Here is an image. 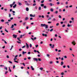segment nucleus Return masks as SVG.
Returning a JSON list of instances; mask_svg holds the SVG:
<instances>
[{"label":"nucleus","instance_id":"f257e3e1","mask_svg":"<svg viewBox=\"0 0 77 77\" xmlns=\"http://www.w3.org/2000/svg\"><path fill=\"white\" fill-rule=\"evenodd\" d=\"M41 27H45L46 29H48V25H46L45 24H41Z\"/></svg>","mask_w":77,"mask_h":77},{"label":"nucleus","instance_id":"f03ea898","mask_svg":"<svg viewBox=\"0 0 77 77\" xmlns=\"http://www.w3.org/2000/svg\"><path fill=\"white\" fill-rule=\"evenodd\" d=\"M72 44L73 45H75L76 44V43H75V41H73L72 42Z\"/></svg>","mask_w":77,"mask_h":77},{"label":"nucleus","instance_id":"7ed1b4c3","mask_svg":"<svg viewBox=\"0 0 77 77\" xmlns=\"http://www.w3.org/2000/svg\"><path fill=\"white\" fill-rule=\"evenodd\" d=\"M50 46H51V48H53L54 47V45H52V46L51 44H49Z\"/></svg>","mask_w":77,"mask_h":77},{"label":"nucleus","instance_id":"20e7f679","mask_svg":"<svg viewBox=\"0 0 77 77\" xmlns=\"http://www.w3.org/2000/svg\"><path fill=\"white\" fill-rule=\"evenodd\" d=\"M33 60H34V61H35V60H36V62H38V59L36 58H34L33 59Z\"/></svg>","mask_w":77,"mask_h":77},{"label":"nucleus","instance_id":"39448f33","mask_svg":"<svg viewBox=\"0 0 77 77\" xmlns=\"http://www.w3.org/2000/svg\"><path fill=\"white\" fill-rule=\"evenodd\" d=\"M13 36L14 38H17V35H15V34H14L13 35Z\"/></svg>","mask_w":77,"mask_h":77},{"label":"nucleus","instance_id":"423d86ee","mask_svg":"<svg viewBox=\"0 0 77 77\" xmlns=\"http://www.w3.org/2000/svg\"><path fill=\"white\" fill-rule=\"evenodd\" d=\"M26 48H27V49H28V48H29V45H28V44H27V43H26Z\"/></svg>","mask_w":77,"mask_h":77},{"label":"nucleus","instance_id":"0eeeda50","mask_svg":"<svg viewBox=\"0 0 77 77\" xmlns=\"http://www.w3.org/2000/svg\"><path fill=\"white\" fill-rule=\"evenodd\" d=\"M42 36H45V37H47V34H42Z\"/></svg>","mask_w":77,"mask_h":77},{"label":"nucleus","instance_id":"6e6552de","mask_svg":"<svg viewBox=\"0 0 77 77\" xmlns=\"http://www.w3.org/2000/svg\"><path fill=\"white\" fill-rule=\"evenodd\" d=\"M49 5L50 6H54V4H52V3H50Z\"/></svg>","mask_w":77,"mask_h":77},{"label":"nucleus","instance_id":"1a4fd4ad","mask_svg":"<svg viewBox=\"0 0 77 77\" xmlns=\"http://www.w3.org/2000/svg\"><path fill=\"white\" fill-rule=\"evenodd\" d=\"M26 11H29V9L28 7L26 8Z\"/></svg>","mask_w":77,"mask_h":77},{"label":"nucleus","instance_id":"9d476101","mask_svg":"<svg viewBox=\"0 0 77 77\" xmlns=\"http://www.w3.org/2000/svg\"><path fill=\"white\" fill-rule=\"evenodd\" d=\"M17 39L19 41L21 42V40H20V38L18 37Z\"/></svg>","mask_w":77,"mask_h":77},{"label":"nucleus","instance_id":"9b49d317","mask_svg":"<svg viewBox=\"0 0 77 77\" xmlns=\"http://www.w3.org/2000/svg\"><path fill=\"white\" fill-rule=\"evenodd\" d=\"M52 21H56V19L55 18H54L52 19Z\"/></svg>","mask_w":77,"mask_h":77},{"label":"nucleus","instance_id":"f8f14e48","mask_svg":"<svg viewBox=\"0 0 77 77\" xmlns=\"http://www.w3.org/2000/svg\"><path fill=\"white\" fill-rule=\"evenodd\" d=\"M26 53H27V52L23 51L22 54H26Z\"/></svg>","mask_w":77,"mask_h":77},{"label":"nucleus","instance_id":"ddd939ff","mask_svg":"<svg viewBox=\"0 0 77 77\" xmlns=\"http://www.w3.org/2000/svg\"><path fill=\"white\" fill-rule=\"evenodd\" d=\"M4 69H6V70L7 71V70H8V67H4Z\"/></svg>","mask_w":77,"mask_h":77},{"label":"nucleus","instance_id":"4468645a","mask_svg":"<svg viewBox=\"0 0 77 77\" xmlns=\"http://www.w3.org/2000/svg\"><path fill=\"white\" fill-rule=\"evenodd\" d=\"M18 4H19V6H21V5H22V4H21V3L20 2H19L18 3Z\"/></svg>","mask_w":77,"mask_h":77},{"label":"nucleus","instance_id":"2eb2a0df","mask_svg":"<svg viewBox=\"0 0 77 77\" xmlns=\"http://www.w3.org/2000/svg\"><path fill=\"white\" fill-rule=\"evenodd\" d=\"M24 36V35H21L20 37V38H22V37H23V36Z\"/></svg>","mask_w":77,"mask_h":77},{"label":"nucleus","instance_id":"dca6fc26","mask_svg":"<svg viewBox=\"0 0 77 77\" xmlns=\"http://www.w3.org/2000/svg\"><path fill=\"white\" fill-rule=\"evenodd\" d=\"M70 26H72V25L69 24V23L68 24L67 27H70Z\"/></svg>","mask_w":77,"mask_h":77},{"label":"nucleus","instance_id":"f3484780","mask_svg":"<svg viewBox=\"0 0 77 77\" xmlns=\"http://www.w3.org/2000/svg\"><path fill=\"white\" fill-rule=\"evenodd\" d=\"M34 9L36 10L38 9V7L36 6H35L34 7Z\"/></svg>","mask_w":77,"mask_h":77},{"label":"nucleus","instance_id":"a211bd4d","mask_svg":"<svg viewBox=\"0 0 77 77\" xmlns=\"http://www.w3.org/2000/svg\"><path fill=\"white\" fill-rule=\"evenodd\" d=\"M31 68L32 70H34V68H33V67L32 66H31Z\"/></svg>","mask_w":77,"mask_h":77},{"label":"nucleus","instance_id":"6ab92c4d","mask_svg":"<svg viewBox=\"0 0 77 77\" xmlns=\"http://www.w3.org/2000/svg\"><path fill=\"white\" fill-rule=\"evenodd\" d=\"M38 10L39 11H41V7H38Z\"/></svg>","mask_w":77,"mask_h":77},{"label":"nucleus","instance_id":"aec40b11","mask_svg":"<svg viewBox=\"0 0 77 77\" xmlns=\"http://www.w3.org/2000/svg\"><path fill=\"white\" fill-rule=\"evenodd\" d=\"M63 62L62 61L61 62V65H63Z\"/></svg>","mask_w":77,"mask_h":77},{"label":"nucleus","instance_id":"412c9836","mask_svg":"<svg viewBox=\"0 0 77 77\" xmlns=\"http://www.w3.org/2000/svg\"><path fill=\"white\" fill-rule=\"evenodd\" d=\"M25 24H26V22H24L23 24V26H24L25 25Z\"/></svg>","mask_w":77,"mask_h":77},{"label":"nucleus","instance_id":"4be33fe9","mask_svg":"<svg viewBox=\"0 0 77 77\" xmlns=\"http://www.w3.org/2000/svg\"><path fill=\"white\" fill-rule=\"evenodd\" d=\"M16 6H17V4H15L14 5V6H13V8H15V7H16Z\"/></svg>","mask_w":77,"mask_h":77},{"label":"nucleus","instance_id":"5701e85b","mask_svg":"<svg viewBox=\"0 0 77 77\" xmlns=\"http://www.w3.org/2000/svg\"><path fill=\"white\" fill-rule=\"evenodd\" d=\"M36 4L35 3H34L32 4V6H36Z\"/></svg>","mask_w":77,"mask_h":77},{"label":"nucleus","instance_id":"b1692460","mask_svg":"<svg viewBox=\"0 0 77 77\" xmlns=\"http://www.w3.org/2000/svg\"><path fill=\"white\" fill-rule=\"evenodd\" d=\"M25 4L26 5H27V6H29V5H30V4H28V3H25Z\"/></svg>","mask_w":77,"mask_h":77},{"label":"nucleus","instance_id":"393cba45","mask_svg":"<svg viewBox=\"0 0 77 77\" xmlns=\"http://www.w3.org/2000/svg\"><path fill=\"white\" fill-rule=\"evenodd\" d=\"M14 25H12L11 28H14Z\"/></svg>","mask_w":77,"mask_h":77},{"label":"nucleus","instance_id":"a878e982","mask_svg":"<svg viewBox=\"0 0 77 77\" xmlns=\"http://www.w3.org/2000/svg\"><path fill=\"white\" fill-rule=\"evenodd\" d=\"M29 19V18H28V17H26L25 19V20L26 21H27V20L28 19Z\"/></svg>","mask_w":77,"mask_h":77},{"label":"nucleus","instance_id":"bb28decb","mask_svg":"<svg viewBox=\"0 0 77 77\" xmlns=\"http://www.w3.org/2000/svg\"><path fill=\"white\" fill-rule=\"evenodd\" d=\"M61 75H64V73L63 72H62L61 73Z\"/></svg>","mask_w":77,"mask_h":77},{"label":"nucleus","instance_id":"cd10ccee","mask_svg":"<svg viewBox=\"0 0 77 77\" xmlns=\"http://www.w3.org/2000/svg\"><path fill=\"white\" fill-rule=\"evenodd\" d=\"M50 11L51 12H53V8H51L50 9Z\"/></svg>","mask_w":77,"mask_h":77},{"label":"nucleus","instance_id":"c85d7f7f","mask_svg":"<svg viewBox=\"0 0 77 77\" xmlns=\"http://www.w3.org/2000/svg\"><path fill=\"white\" fill-rule=\"evenodd\" d=\"M44 4H41V6H42V7H44Z\"/></svg>","mask_w":77,"mask_h":77},{"label":"nucleus","instance_id":"c756f323","mask_svg":"<svg viewBox=\"0 0 77 77\" xmlns=\"http://www.w3.org/2000/svg\"><path fill=\"white\" fill-rule=\"evenodd\" d=\"M9 17L10 18H11V14H10V13H9Z\"/></svg>","mask_w":77,"mask_h":77},{"label":"nucleus","instance_id":"7c9ffc66","mask_svg":"<svg viewBox=\"0 0 77 77\" xmlns=\"http://www.w3.org/2000/svg\"><path fill=\"white\" fill-rule=\"evenodd\" d=\"M9 71L10 72H11L12 71H11V69L10 68V67H9Z\"/></svg>","mask_w":77,"mask_h":77},{"label":"nucleus","instance_id":"2f4dec72","mask_svg":"<svg viewBox=\"0 0 77 77\" xmlns=\"http://www.w3.org/2000/svg\"><path fill=\"white\" fill-rule=\"evenodd\" d=\"M5 32H7V33H8V30L6 29H5Z\"/></svg>","mask_w":77,"mask_h":77},{"label":"nucleus","instance_id":"473e14b6","mask_svg":"<svg viewBox=\"0 0 77 77\" xmlns=\"http://www.w3.org/2000/svg\"><path fill=\"white\" fill-rule=\"evenodd\" d=\"M18 19H21V17L18 16V17H17Z\"/></svg>","mask_w":77,"mask_h":77},{"label":"nucleus","instance_id":"72a5a7b5","mask_svg":"<svg viewBox=\"0 0 77 77\" xmlns=\"http://www.w3.org/2000/svg\"><path fill=\"white\" fill-rule=\"evenodd\" d=\"M8 62H9V63H11V64L12 63V62L10 61H8Z\"/></svg>","mask_w":77,"mask_h":77},{"label":"nucleus","instance_id":"f704fd0d","mask_svg":"<svg viewBox=\"0 0 77 77\" xmlns=\"http://www.w3.org/2000/svg\"><path fill=\"white\" fill-rule=\"evenodd\" d=\"M30 16L31 17H33V14H30Z\"/></svg>","mask_w":77,"mask_h":77},{"label":"nucleus","instance_id":"c9c22d12","mask_svg":"<svg viewBox=\"0 0 77 77\" xmlns=\"http://www.w3.org/2000/svg\"><path fill=\"white\" fill-rule=\"evenodd\" d=\"M1 22H4V21H5V20H4L2 19L1 20Z\"/></svg>","mask_w":77,"mask_h":77},{"label":"nucleus","instance_id":"e433bc0d","mask_svg":"<svg viewBox=\"0 0 77 77\" xmlns=\"http://www.w3.org/2000/svg\"><path fill=\"white\" fill-rule=\"evenodd\" d=\"M57 5H59V4H60V2H57Z\"/></svg>","mask_w":77,"mask_h":77},{"label":"nucleus","instance_id":"4c0bfd02","mask_svg":"<svg viewBox=\"0 0 77 77\" xmlns=\"http://www.w3.org/2000/svg\"><path fill=\"white\" fill-rule=\"evenodd\" d=\"M30 47V48H31L32 47V44H30L29 45Z\"/></svg>","mask_w":77,"mask_h":77},{"label":"nucleus","instance_id":"58836bf2","mask_svg":"<svg viewBox=\"0 0 77 77\" xmlns=\"http://www.w3.org/2000/svg\"><path fill=\"white\" fill-rule=\"evenodd\" d=\"M59 23H57L56 24V26H59Z\"/></svg>","mask_w":77,"mask_h":77},{"label":"nucleus","instance_id":"ea45409f","mask_svg":"<svg viewBox=\"0 0 77 77\" xmlns=\"http://www.w3.org/2000/svg\"><path fill=\"white\" fill-rule=\"evenodd\" d=\"M48 2H52V0H48Z\"/></svg>","mask_w":77,"mask_h":77},{"label":"nucleus","instance_id":"a19ab883","mask_svg":"<svg viewBox=\"0 0 77 77\" xmlns=\"http://www.w3.org/2000/svg\"><path fill=\"white\" fill-rule=\"evenodd\" d=\"M59 17L60 18H62V16H61L60 15H59Z\"/></svg>","mask_w":77,"mask_h":77},{"label":"nucleus","instance_id":"79ce46f5","mask_svg":"<svg viewBox=\"0 0 77 77\" xmlns=\"http://www.w3.org/2000/svg\"><path fill=\"white\" fill-rule=\"evenodd\" d=\"M44 2V1H42L41 2V3H43Z\"/></svg>","mask_w":77,"mask_h":77},{"label":"nucleus","instance_id":"37998d69","mask_svg":"<svg viewBox=\"0 0 77 77\" xmlns=\"http://www.w3.org/2000/svg\"><path fill=\"white\" fill-rule=\"evenodd\" d=\"M55 13L57 14V13H58V11H56L55 12Z\"/></svg>","mask_w":77,"mask_h":77},{"label":"nucleus","instance_id":"c03bdc74","mask_svg":"<svg viewBox=\"0 0 77 77\" xmlns=\"http://www.w3.org/2000/svg\"><path fill=\"white\" fill-rule=\"evenodd\" d=\"M53 30V29H52L50 30V32H52Z\"/></svg>","mask_w":77,"mask_h":77},{"label":"nucleus","instance_id":"a18cd8bd","mask_svg":"<svg viewBox=\"0 0 77 77\" xmlns=\"http://www.w3.org/2000/svg\"><path fill=\"white\" fill-rule=\"evenodd\" d=\"M44 8L45 9H46V8H47V6H44Z\"/></svg>","mask_w":77,"mask_h":77},{"label":"nucleus","instance_id":"49530a36","mask_svg":"<svg viewBox=\"0 0 77 77\" xmlns=\"http://www.w3.org/2000/svg\"><path fill=\"white\" fill-rule=\"evenodd\" d=\"M40 70H42V69H43V68L42 67L40 68Z\"/></svg>","mask_w":77,"mask_h":77},{"label":"nucleus","instance_id":"de8ad7c7","mask_svg":"<svg viewBox=\"0 0 77 77\" xmlns=\"http://www.w3.org/2000/svg\"><path fill=\"white\" fill-rule=\"evenodd\" d=\"M60 4L61 5H63V3L62 2H61Z\"/></svg>","mask_w":77,"mask_h":77},{"label":"nucleus","instance_id":"09e8293b","mask_svg":"<svg viewBox=\"0 0 77 77\" xmlns=\"http://www.w3.org/2000/svg\"><path fill=\"white\" fill-rule=\"evenodd\" d=\"M51 18L50 17H49V19H48V20H51Z\"/></svg>","mask_w":77,"mask_h":77},{"label":"nucleus","instance_id":"8fccbe9b","mask_svg":"<svg viewBox=\"0 0 77 77\" xmlns=\"http://www.w3.org/2000/svg\"><path fill=\"white\" fill-rule=\"evenodd\" d=\"M65 27V25H63L62 26V27Z\"/></svg>","mask_w":77,"mask_h":77},{"label":"nucleus","instance_id":"3c124183","mask_svg":"<svg viewBox=\"0 0 77 77\" xmlns=\"http://www.w3.org/2000/svg\"><path fill=\"white\" fill-rule=\"evenodd\" d=\"M4 10L5 11H8V9H4Z\"/></svg>","mask_w":77,"mask_h":77},{"label":"nucleus","instance_id":"603ef678","mask_svg":"<svg viewBox=\"0 0 77 77\" xmlns=\"http://www.w3.org/2000/svg\"><path fill=\"white\" fill-rule=\"evenodd\" d=\"M17 42V43H18L19 44H21V42Z\"/></svg>","mask_w":77,"mask_h":77},{"label":"nucleus","instance_id":"864d4df0","mask_svg":"<svg viewBox=\"0 0 77 77\" xmlns=\"http://www.w3.org/2000/svg\"><path fill=\"white\" fill-rule=\"evenodd\" d=\"M71 20H74V18L73 17H72L71 18Z\"/></svg>","mask_w":77,"mask_h":77},{"label":"nucleus","instance_id":"5fc2aeb1","mask_svg":"<svg viewBox=\"0 0 77 77\" xmlns=\"http://www.w3.org/2000/svg\"><path fill=\"white\" fill-rule=\"evenodd\" d=\"M69 50L70 51H72V48H69Z\"/></svg>","mask_w":77,"mask_h":77},{"label":"nucleus","instance_id":"6e6d98bb","mask_svg":"<svg viewBox=\"0 0 77 77\" xmlns=\"http://www.w3.org/2000/svg\"><path fill=\"white\" fill-rule=\"evenodd\" d=\"M47 56L48 57H50V55L49 54H47Z\"/></svg>","mask_w":77,"mask_h":77},{"label":"nucleus","instance_id":"4d7b16f0","mask_svg":"<svg viewBox=\"0 0 77 77\" xmlns=\"http://www.w3.org/2000/svg\"><path fill=\"white\" fill-rule=\"evenodd\" d=\"M19 51H21V50H22V49L21 48H20L19 49Z\"/></svg>","mask_w":77,"mask_h":77},{"label":"nucleus","instance_id":"13d9d810","mask_svg":"<svg viewBox=\"0 0 77 77\" xmlns=\"http://www.w3.org/2000/svg\"><path fill=\"white\" fill-rule=\"evenodd\" d=\"M15 65L13 66V69H15Z\"/></svg>","mask_w":77,"mask_h":77},{"label":"nucleus","instance_id":"bf43d9fd","mask_svg":"<svg viewBox=\"0 0 77 77\" xmlns=\"http://www.w3.org/2000/svg\"><path fill=\"white\" fill-rule=\"evenodd\" d=\"M2 27H3L2 26H1L0 27V30H2Z\"/></svg>","mask_w":77,"mask_h":77},{"label":"nucleus","instance_id":"052dcab7","mask_svg":"<svg viewBox=\"0 0 77 77\" xmlns=\"http://www.w3.org/2000/svg\"><path fill=\"white\" fill-rule=\"evenodd\" d=\"M15 4V2H13V5H14V4Z\"/></svg>","mask_w":77,"mask_h":77},{"label":"nucleus","instance_id":"680f3d73","mask_svg":"<svg viewBox=\"0 0 77 77\" xmlns=\"http://www.w3.org/2000/svg\"><path fill=\"white\" fill-rule=\"evenodd\" d=\"M38 47V45H35V47L36 48H37V47Z\"/></svg>","mask_w":77,"mask_h":77},{"label":"nucleus","instance_id":"e2e57ef3","mask_svg":"<svg viewBox=\"0 0 77 77\" xmlns=\"http://www.w3.org/2000/svg\"><path fill=\"white\" fill-rule=\"evenodd\" d=\"M64 58L66 59V58H67V57H66V56H64Z\"/></svg>","mask_w":77,"mask_h":77},{"label":"nucleus","instance_id":"0e129e2a","mask_svg":"<svg viewBox=\"0 0 77 77\" xmlns=\"http://www.w3.org/2000/svg\"><path fill=\"white\" fill-rule=\"evenodd\" d=\"M30 52H28V54H30Z\"/></svg>","mask_w":77,"mask_h":77},{"label":"nucleus","instance_id":"69168bd1","mask_svg":"<svg viewBox=\"0 0 77 77\" xmlns=\"http://www.w3.org/2000/svg\"><path fill=\"white\" fill-rule=\"evenodd\" d=\"M38 61H41V60L40 58H38Z\"/></svg>","mask_w":77,"mask_h":77},{"label":"nucleus","instance_id":"338daca9","mask_svg":"<svg viewBox=\"0 0 77 77\" xmlns=\"http://www.w3.org/2000/svg\"><path fill=\"white\" fill-rule=\"evenodd\" d=\"M61 60H63V57L61 58Z\"/></svg>","mask_w":77,"mask_h":77},{"label":"nucleus","instance_id":"774afa93","mask_svg":"<svg viewBox=\"0 0 77 77\" xmlns=\"http://www.w3.org/2000/svg\"><path fill=\"white\" fill-rule=\"evenodd\" d=\"M12 9H10V12H12Z\"/></svg>","mask_w":77,"mask_h":77}]
</instances>
